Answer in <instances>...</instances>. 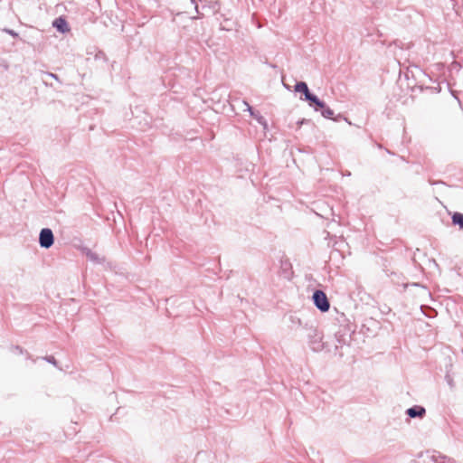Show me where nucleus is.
Here are the masks:
<instances>
[{"instance_id":"obj_1","label":"nucleus","mask_w":463,"mask_h":463,"mask_svg":"<svg viewBox=\"0 0 463 463\" xmlns=\"http://www.w3.org/2000/svg\"><path fill=\"white\" fill-rule=\"evenodd\" d=\"M313 300L316 307L322 312L328 311L330 304L325 292L322 290H316L313 295Z\"/></svg>"},{"instance_id":"obj_2","label":"nucleus","mask_w":463,"mask_h":463,"mask_svg":"<svg viewBox=\"0 0 463 463\" xmlns=\"http://www.w3.org/2000/svg\"><path fill=\"white\" fill-rule=\"evenodd\" d=\"M53 233L50 229H43L40 232L39 241L43 248H50L53 244Z\"/></svg>"},{"instance_id":"obj_3","label":"nucleus","mask_w":463,"mask_h":463,"mask_svg":"<svg viewBox=\"0 0 463 463\" xmlns=\"http://www.w3.org/2000/svg\"><path fill=\"white\" fill-rule=\"evenodd\" d=\"M53 26L61 33H67L70 31V27L66 20L62 17H59L54 20Z\"/></svg>"},{"instance_id":"obj_4","label":"nucleus","mask_w":463,"mask_h":463,"mask_svg":"<svg viewBox=\"0 0 463 463\" xmlns=\"http://www.w3.org/2000/svg\"><path fill=\"white\" fill-rule=\"evenodd\" d=\"M306 100L309 101L310 106L316 105V110H317L319 108H325V103L319 100L315 95L311 93L306 98Z\"/></svg>"},{"instance_id":"obj_5","label":"nucleus","mask_w":463,"mask_h":463,"mask_svg":"<svg viewBox=\"0 0 463 463\" xmlns=\"http://www.w3.org/2000/svg\"><path fill=\"white\" fill-rule=\"evenodd\" d=\"M407 413L411 418H414L417 416L422 417L425 414V409L422 407H412L407 411Z\"/></svg>"},{"instance_id":"obj_6","label":"nucleus","mask_w":463,"mask_h":463,"mask_svg":"<svg viewBox=\"0 0 463 463\" xmlns=\"http://www.w3.org/2000/svg\"><path fill=\"white\" fill-rule=\"evenodd\" d=\"M295 90L298 91V92L304 93L305 99L310 94L307 83H305L303 81H300V82L296 84Z\"/></svg>"},{"instance_id":"obj_7","label":"nucleus","mask_w":463,"mask_h":463,"mask_svg":"<svg viewBox=\"0 0 463 463\" xmlns=\"http://www.w3.org/2000/svg\"><path fill=\"white\" fill-rule=\"evenodd\" d=\"M452 222L454 224L459 225L463 229V214L460 213H455L452 216Z\"/></svg>"},{"instance_id":"obj_8","label":"nucleus","mask_w":463,"mask_h":463,"mask_svg":"<svg viewBox=\"0 0 463 463\" xmlns=\"http://www.w3.org/2000/svg\"><path fill=\"white\" fill-rule=\"evenodd\" d=\"M323 109V111H322V115L326 118H333L334 117V110L331 109L330 108L328 107H325V108H322Z\"/></svg>"}]
</instances>
